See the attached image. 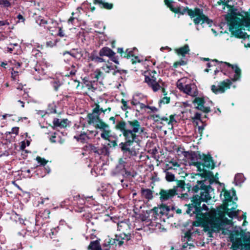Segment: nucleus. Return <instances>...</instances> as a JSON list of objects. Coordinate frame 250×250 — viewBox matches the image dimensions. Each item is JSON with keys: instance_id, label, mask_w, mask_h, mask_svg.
<instances>
[{"instance_id": "obj_57", "label": "nucleus", "mask_w": 250, "mask_h": 250, "mask_svg": "<svg viewBox=\"0 0 250 250\" xmlns=\"http://www.w3.org/2000/svg\"><path fill=\"white\" fill-rule=\"evenodd\" d=\"M127 226V224L123 222H121L118 224V229L120 231H123V227H125Z\"/></svg>"}, {"instance_id": "obj_32", "label": "nucleus", "mask_w": 250, "mask_h": 250, "mask_svg": "<svg viewBox=\"0 0 250 250\" xmlns=\"http://www.w3.org/2000/svg\"><path fill=\"white\" fill-rule=\"evenodd\" d=\"M192 234L190 230H188L185 233L184 237L182 239L183 242H190L192 240Z\"/></svg>"}, {"instance_id": "obj_61", "label": "nucleus", "mask_w": 250, "mask_h": 250, "mask_svg": "<svg viewBox=\"0 0 250 250\" xmlns=\"http://www.w3.org/2000/svg\"><path fill=\"white\" fill-rule=\"evenodd\" d=\"M177 86L179 90L183 91L184 90L185 85L183 84V83L178 81L177 83Z\"/></svg>"}, {"instance_id": "obj_59", "label": "nucleus", "mask_w": 250, "mask_h": 250, "mask_svg": "<svg viewBox=\"0 0 250 250\" xmlns=\"http://www.w3.org/2000/svg\"><path fill=\"white\" fill-rule=\"evenodd\" d=\"M113 243L116 245L121 246L124 244V241L123 240H120L119 239H117V236H116V238L114 240Z\"/></svg>"}, {"instance_id": "obj_29", "label": "nucleus", "mask_w": 250, "mask_h": 250, "mask_svg": "<svg viewBox=\"0 0 250 250\" xmlns=\"http://www.w3.org/2000/svg\"><path fill=\"white\" fill-rule=\"evenodd\" d=\"M223 191L224 192L225 201L227 202V203H232V202H233L232 201V196H231L230 192L226 190L225 188L223 189Z\"/></svg>"}, {"instance_id": "obj_33", "label": "nucleus", "mask_w": 250, "mask_h": 250, "mask_svg": "<svg viewBox=\"0 0 250 250\" xmlns=\"http://www.w3.org/2000/svg\"><path fill=\"white\" fill-rule=\"evenodd\" d=\"M98 2L100 4L102 5V7H103L105 9H108V10L111 9L113 6V4L109 3L108 2H104V1H103L102 0H98Z\"/></svg>"}, {"instance_id": "obj_64", "label": "nucleus", "mask_w": 250, "mask_h": 250, "mask_svg": "<svg viewBox=\"0 0 250 250\" xmlns=\"http://www.w3.org/2000/svg\"><path fill=\"white\" fill-rule=\"evenodd\" d=\"M96 62H105V60L103 59L102 58L98 56L96 58L95 61H94Z\"/></svg>"}, {"instance_id": "obj_45", "label": "nucleus", "mask_w": 250, "mask_h": 250, "mask_svg": "<svg viewBox=\"0 0 250 250\" xmlns=\"http://www.w3.org/2000/svg\"><path fill=\"white\" fill-rule=\"evenodd\" d=\"M217 174L218 173H217L216 174L215 176H214L213 173H212V176L210 177L209 178H208L209 179V182L210 184H212L214 182L216 183H219V182L218 181V178L216 177Z\"/></svg>"}, {"instance_id": "obj_47", "label": "nucleus", "mask_w": 250, "mask_h": 250, "mask_svg": "<svg viewBox=\"0 0 250 250\" xmlns=\"http://www.w3.org/2000/svg\"><path fill=\"white\" fill-rule=\"evenodd\" d=\"M36 160L38 163H40L41 165L42 166H45L48 162L45 159L39 156L36 157Z\"/></svg>"}, {"instance_id": "obj_12", "label": "nucleus", "mask_w": 250, "mask_h": 250, "mask_svg": "<svg viewBox=\"0 0 250 250\" xmlns=\"http://www.w3.org/2000/svg\"><path fill=\"white\" fill-rule=\"evenodd\" d=\"M177 194V189H176V187H174L173 188L168 190L161 189L159 192L160 199L162 201L171 199Z\"/></svg>"}, {"instance_id": "obj_22", "label": "nucleus", "mask_w": 250, "mask_h": 250, "mask_svg": "<svg viewBox=\"0 0 250 250\" xmlns=\"http://www.w3.org/2000/svg\"><path fill=\"white\" fill-rule=\"evenodd\" d=\"M190 49L188 44H185L183 47H180L176 49V52L178 55H181L185 57L186 54H188Z\"/></svg>"}, {"instance_id": "obj_51", "label": "nucleus", "mask_w": 250, "mask_h": 250, "mask_svg": "<svg viewBox=\"0 0 250 250\" xmlns=\"http://www.w3.org/2000/svg\"><path fill=\"white\" fill-rule=\"evenodd\" d=\"M101 111V108L100 107V105L98 104L96 105V107L93 109L92 114H94L95 115H100L99 112Z\"/></svg>"}, {"instance_id": "obj_2", "label": "nucleus", "mask_w": 250, "mask_h": 250, "mask_svg": "<svg viewBox=\"0 0 250 250\" xmlns=\"http://www.w3.org/2000/svg\"><path fill=\"white\" fill-rule=\"evenodd\" d=\"M140 127V123L137 120L124 121L119 122L116 125V128L121 130L125 140V143H121L122 149L126 151H129L128 146L132 145L134 143L136 144L137 147L134 146V149L138 152L140 149L139 140L136 133L139 132Z\"/></svg>"}, {"instance_id": "obj_62", "label": "nucleus", "mask_w": 250, "mask_h": 250, "mask_svg": "<svg viewBox=\"0 0 250 250\" xmlns=\"http://www.w3.org/2000/svg\"><path fill=\"white\" fill-rule=\"evenodd\" d=\"M102 69L106 72L109 73L110 70H111V66L106 65L103 67H102Z\"/></svg>"}, {"instance_id": "obj_35", "label": "nucleus", "mask_w": 250, "mask_h": 250, "mask_svg": "<svg viewBox=\"0 0 250 250\" xmlns=\"http://www.w3.org/2000/svg\"><path fill=\"white\" fill-rule=\"evenodd\" d=\"M36 22L40 26H42L45 27L46 24L48 23V21L45 20L42 17H39L36 20Z\"/></svg>"}, {"instance_id": "obj_13", "label": "nucleus", "mask_w": 250, "mask_h": 250, "mask_svg": "<svg viewBox=\"0 0 250 250\" xmlns=\"http://www.w3.org/2000/svg\"><path fill=\"white\" fill-rule=\"evenodd\" d=\"M196 109L201 110L205 113L210 111L209 107L205 106V100L204 97H195L192 101Z\"/></svg>"}, {"instance_id": "obj_38", "label": "nucleus", "mask_w": 250, "mask_h": 250, "mask_svg": "<svg viewBox=\"0 0 250 250\" xmlns=\"http://www.w3.org/2000/svg\"><path fill=\"white\" fill-rule=\"evenodd\" d=\"M173 0H164L165 4L168 7L170 11L172 12L174 11V9L175 7H174L172 4V2Z\"/></svg>"}, {"instance_id": "obj_56", "label": "nucleus", "mask_w": 250, "mask_h": 250, "mask_svg": "<svg viewBox=\"0 0 250 250\" xmlns=\"http://www.w3.org/2000/svg\"><path fill=\"white\" fill-rule=\"evenodd\" d=\"M98 57V56L96 54V52L95 51H94L92 53H91L90 55L89 58L91 61H95L96 60V58Z\"/></svg>"}, {"instance_id": "obj_48", "label": "nucleus", "mask_w": 250, "mask_h": 250, "mask_svg": "<svg viewBox=\"0 0 250 250\" xmlns=\"http://www.w3.org/2000/svg\"><path fill=\"white\" fill-rule=\"evenodd\" d=\"M176 114L170 115L169 116V119H168V125H172L173 123H176L177 121L175 119Z\"/></svg>"}, {"instance_id": "obj_21", "label": "nucleus", "mask_w": 250, "mask_h": 250, "mask_svg": "<svg viewBox=\"0 0 250 250\" xmlns=\"http://www.w3.org/2000/svg\"><path fill=\"white\" fill-rule=\"evenodd\" d=\"M193 122L195 121V120L200 121L203 124L202 125L198 126V132L200 134L201 136L202 135L203 133V131L204 130L205 126L206 125V124L203 123V121L201 119V114L199 112H196L194 117L192 118Z\"/></svg>"}, {"instance_id": "obj_5", "label": "nucleus", "mask_w": 250, "mask_h": 250, "mask_svg": "<svg viewBox=\"0 0 250 250\" xmlns=\"http://www.w3.org/2000/svg\"><path fill=\"white\" fill-rule=\"evenodd\" d=\"M174 13L184 15L186 12L193 21L195 25H198L200 23L203 24L206 23L209 27L211 26L213 21L205 15L202 9L196 7L194 9H189L188 7H185L183 9L180 7H175Z\"/></svg>"}, {"instance_id": "obj_24", "label": "nucleus", "mask_w": 250, "mask_h": 250, "mask_svg": "<svg viewBox=\"0 0 250 250\" xmlns=\"http://www.w3.org/2000/svg\"><path fill=\"white\" fill-rule=\"evenodd\" d=\"M153 191L149 189H143L142 188V196H144L146 199L150 200L153 198Z\"/></svg>"}, {"instance_id": "obj_31", "label": "nucleus", "mask_w": 250, "mask_h": 250, "mask_svg": "<svg viewBox=\"0 0 250 250\" xmlns=\"http://www.w3.org/2000/svg\"><path fill=\"white\" fill-rule=\"evenodd\" d=\"M244 176L242 173H237L235 175L234 180L236 184H240L244 181Z\"/></svg>"}, {"instance_id": "obj_50", "label": "nucleus", "mask_w": 250, "mask_h": 250, "mask_svg": "<svg viewBox=\"0 0 250 250\" xmlns=\"http://www.w3.org/2000/svg\"><path fill=\"white\" fill-rule=\"evenodd\" d=\"M53 126L52 127L54 128L55 127H60L61 125V120L58 118H55L53 121Z\"/></svg>"}, {"instance_id": "obj_27", "label": "nucleus", "mask_w": 250, "mask_h": 250, "mask_svg": "<svg viewBox=\"0 0 250 250\" xmlns=\"http://www.w3.org/2000/svg\"><path fill=\"white\" fill-rule=\"evenodd\" d=\"M143 110L145 111H147V113L158 111V109L154 106L146 105L145 104L142 103V111Z\"/></svg>"}, {"instance_id": "obj_8", "label": "nucleus", "mask_w": 250, "mask_h": 250, "mask_svg": "<svg viewBox=\"0 0 250 250\" xmlns=\"http://www.w3.org/2000/svg\"><path fill=\"white\" fill-rule=\"evenodd\" d=\"M233 206L231 209L228 208V204L226 205H223L220 206L217 208V216L222 219V218L224 216V214H226L230 218H233V217H237L239 214V210H234L237 208V205L235 202H232ZM223 221V220H222Z\"/></svg>"}, {"instance_id": "obj_25", "label": "nucleus", "mask_w": 250, "mask_h": 250, "mask_svg": "<svg viewBox=\"0 0 250 250\" xmlns=\"http://www.w3.org/2000/svg\"><path fill=\"white\" fill-rule=\"evenodd\" d=\"M88 250H102L99 243L97 241L91 242L88 247Z\"/></svg>"}, {"instance_id": "obj_60", "label": "nucleus", "mask_w": 250, "mask_h": 250, "mask_svg": "<svg viewBox=\"0 0 250 250\" xmlns=\"http://www.w3.org/2000/svg\"><path fill=\"white\" fill-rule=\"evenodd\" d=\"M60 83L59 82H54L53 83V88L55 91H58L59 87L60 86Z\"/></svg>"}, {"instance_id": "obj_63", "label": "nucleus", "mask_w": 250, "mask_h": 250, "mask_svg": "<svg viewBox=\"0 0 250 250\" xmlns=\"http://www.w3.org/2000/svg\"><path fill=\"white\" fill-rule=\"evenodd\" d=\"M58 35L61 37H63L65 36V34L63 33L61 27H59V33H58Z\"/></svg>"}, {"instance_id": "obj_49", "label": "nucleus", "mask_w": 250, "mask_h": 250, "mask_svg": "<svg viewBox=\"0 0 250 250\" xmlns=\"http://www.w3.org/2000/svg\"><path fill=\"white\" fill-rule=\"evenodd\" d=\"M170 102V97H164L162 99H161L159 102V106H161V104L163 103L165 104H168Z\"/></svg>"}, {"instance_id": "obj_39", "label": "nucleus", "mask_w": 250, "mask_h": 250, "mask_svg": "<svg viewBox=\"0 0 250 250\" xmlns=\"http://www.w3.org/2000/svg\"><path fill=\"white\" fill-rule=\"evenodd\" d=\"M0 5L3 7H9L11 6L10 0H0Z\"/></svg>"}, {"instance_id": "obj_30", "label": "nucleus", "mask_w": 250, "mask_h": 250, "mask_svg": "<svg viewBox=\"0 0 250 250\" xmlns=\"http://www.w3.org/2000/svg\"><path fill=\"white\" fill-rule=\"evenodd\" d=\"M87 138L88 137L86 133L84 132L81 133L80 134L74 136L75 139H76L78 141H81L82 143L84 142L87 140Z\"/></svg>"}, {"instance_id": "obj_10", "label": "nucleus", "mask_w": 250, "mask_h": 250, "mask_svg": "<svg viewBox=\"0 0 250 250\" xmlns=\"http://www.w3.org/2000/svg\"><path fill=\"white\" fill-rule=\"evenodd\" d=\"M136 49L135 48H134L133 50H131L129 49H127L126 51L124 52L122 48H118L117 52L118 53L121 54V56H123L125 58H126L127 59L132 58L131 61L132 64H134L137 62H140L139 57L135 56V54L134 53V51Z\"/></svg>"}, {"instance_id": "obj_40", "label": "nucleus", "mask_w": 250, "mask_h": 250, "mask_svg": "<svg viewBox=\"0 0 250 250\" xmlns=\"http://www.w3.org/2000/svg\"><path fill=\"white\" fill-rule=\"evenodd\" d=\"M183 91L189 95H191L192 93L191 85L189 84L185 85Z\"/></svg>"}, {"instance_id": "obj_52", "label": "nucleus", "mask_w": 250, "mask_h": 250, "mask_svg": "<svg viewBox=\"0 0 250 250\" xmlns=\"http://www.w3.org/2000/svg\"><path fill=\"white\" fill-rule=\"evenodd\" d=\"M95 76L94 77L97 80L99 79L103 75L102 72H101L100 70L97 69L95 72Z\"/></svg>"}, {"instance_id": "obj_43", "label": "nucleus", "mask_w": 250, "mask_h": 250, "mask_svg": "<svg viewBox=\"0 0 250 250\" xmlns=\"http://www.w3.org/2000/svg\"><path fill=\"white\" fill-rule=\"evenodd\" d=\"M186 242L183 245L182 250H186V249L189 246V249L194 248L195 246L193 243H188V242L185 241Z\"/></svg>"}, {"instance_id": "obj_9", "label": "nucleus", "mask_w": 250, "mask_h": 250, "mask_svg": "<svg viewBox=\"0 0 250 250\" xmlns=\"http://www.w3.org/2000/svg\"><path fill=\"white\" fill-rule=\"evenodd\" d=\"M202 162H193L192 165L197 167V170H200V167L202 166L203 167H206L209 169H213L215 167V163L213 160L210 154L202 153V158L201 160Z\"/></svg>"}, {"instance_id": "obj_58", "label": "nucleus", "mask_w": 250, "mask_h": 250, "mask_svg": "<svg viewBox=\"0 0 250 250\" xmlns=\"http://www.w3.org/2000/svg\"><path fill=\"white\" fill-rule=\"evenodd\" d=\"M67 119H63L61 120V124H60V125H61L60 127L64 128L66 127L67 125Z\"/></svg>"}, {"instance_id": "obj_26", "label": "nucleus", "mask_w": 250, "mask_h": 250, "mask_svg": "<svg viewBox=\"0 0 250 250\" xmlns=\"http://www.w3.org/2000/svg\"><path fill=\"white\" fill-rule=\"evenodd\" d=\"M169 169H172L171 167H169L168 169L165 170L166 173V179L168 182H173L176 181L175 180V175L171 172L168 171Z\"/></svg>"}, {"instance_id": "obj_55", "label": "nucleus", "mask_w": 250, "mask_h": 250, "mask_svg": "<svg viewBox=\"0 0 250 250\" xmlns=\"http://www.w3.org/2000/svg\"><path fill=\"white\" fill-rule=\"evenodd\" d=\"M65 54H69L71 56H72L74 58H77L78 56H79V58H81L82 56V54L81 53H79V52H77V53H76V54H74V53H71L68 51H66L64 53H63V55H65Z\"/></svg>"}, {"instance_id": "obj_44", "label": "nucleus", "mask_w": 250, "mask_h": 250, "mask_svg": "<svg viewBox=\"0 0 250 250\" xmlns=\"http://www.w3.org/2000/svg\"><path fill=\"white\" fill-rule=\"evenodd\" d=\"M155 63H153L151 61H147V60H145L144 62L142 60V65H144V66L146 68L148 67L149 66H151L152 65H154Z\"/></svg>"}, {"instance_id": "obj_20", "label": "nucleus", "mask_w": 250, "mask_h": 250, "mask_svg": "<svg viewBox=\"0 0 250 250\" xmlns=\"http://www.w3.org/2000/svg\"><path fill=\"white\" fill-rule=\"evenodd\" d=\"M115 54V52L107 47H103L99 51V55L101 57L107 56L110 58Z\"/></svg>"}, {"instance_id": "obj_15", "label": "nucleus", "mask_w": 250, "mask_h": 250, "mask_svg": "<svg viewBox=\"0 0 250 250\" xmlns=\"http://www.w3.org/2000/svg\"><path fill=\"white\" fill-rule=\"evenodd\" d=\"M148 119L153 120L154 122L156 123L157 124L162 125L166 124L168 125V118L164 116H160L158 114L150 115L148 117Z\"/></svg>"}, {"instance_id": "obj_42", "label": "nucleus", "mask_w": 250, "mask_h": 250, "mask_svg": "<svg viewBox=\"0 0 250 250\" xmlns=\"http://www.w3.org/2000/svg\"><path fill=\"white\" fill-rule=\"evenodd\" d=\"M186 242L183 245L182 250H186V249L189 246V249L194 248L195 246L193 243H188V242L185 241Z\"/></svg>"}, {"instance_id": "obj_41", "label": "nucleus", "mask_w": 250, "mask_h": 250, "mask_svg": "<svg viewBox=\"0 0 250 250\" xmlns=\"http://www.w3.org/2000/svg\"><path fill=\"white\" fill-rule=\"evenodd\" d=\"M140 103L139 100V95L136 94L133 96L132 101H131V104L133 105H136L139 104Z\"/></svg>"}, {"instance_id": "obj_34", "label": "nucleus", "mask_w": 250, "mask_h": 250, "mask_svg": "<svg viewBox=\"0 0 250 250\" xmlns=\"http://www.w3.org/2000/svg\"><path fill=\"white\" fill-rule=\"evenodd\" d=\"M125 162L124 159L121 158L119 160V164L117 166V169L118 170H125Z\"/></svg>"}, {"instance_id": "obj_37", "label": "nucleus", "mask_w": 250, "mask_h": 250, "mask_svg": "<svg viewBox=\"0 0 250 250\" xmlns=\"http://www.w3.org/2000/svg\"><path fill=\"white\" fill-rule=\"evenodd\" d=\"M187 61L181 60L179 61H177L174 62L173 64V67L175 68H177L179 66L185 65L187 64Z\"/></svg>"}, {"instance_id": "obj_46", "label": "nucleus", "mask_w": 250, "mask_h": 250, "mask_svg": "<svg viewBox=\"0 0 250 250\" xmlns=\"http://www.w3.org/2000/svg\"><path fill=\"white\" fill-rule=\"evenodd\" d=\"M211 62H216V63H218V64H219V70H218V68H216L215 70H214V75H216L217 74V73L219 72H221V70L222 69H221V62H220L218 60H217V59H213L212 60H211Z\"/></svg>"}, {"instance_id": "obj_6", "label": "nucleus", "mask_w": 250, "mask_h": 250, "mask_svg": "<svg viewBox=\"0 0 250 250\" xmlns=\"http://www.w3.org/2000/svg\"><path fill=\"white\" fill-rule=\"evenodd\" d=\"M242 16L243 17H238L229 27L231 34L238 39L245 38L244 35H242V28L250 27V15L247 12L242 11Z\"/></svg>"}, {"instance_id": "obj_16", "label": "nucleus", "mask_w": 250, "mask_h": 250, "mask_svg": "<svg viewBox=\"0 0 250 250\" xmlns=\"http://www.w3.org/2000/svg\"><path fill=\"white\" fill-rule=\"evenodd\" d=\"M186 153V155H185V156H187V154L189 157V159L190 160L191 162L189 163V166H193L192 164L193 162H196L195 161L197 160H201L202 158V153L200 151H192L191 152H185Z\"/></svg>"}, {"instance_id": "obj_28", "label": "nucleus", "mask_w": 250, "mask_h": 250, "mask_svg": "<svg viewBox=\"0 0 250 250\" xmlns=\"http://www.w3.org/2000/svg\"><path fill=\"white\" fill-rule=\"evenodd\" d=\"M95 127L96 128H99L100 129L104 130L106 128H109V125L104 123L101 119L96 123Z\"/></svg>"}, {"instance_id": "obj_19", "label": "nucleus", "mask_w": 250, "mask_h": 250, "mask_svg": "<svg viewBox=\"0 0 250 250\" xmlns=\"http://www.w3.org/2000/svg\"><path fill=\"white\" fill-rule=\"evenodd\" d=\"M177 182V186L176 189L177 188H182L183 190L185 189V186H186V188L188 189V192L190 191H192V188L194 186L193 185L191 184V183H188L187 184L185 183V181L184 180H176Z\"/></svg>"}, {"instance_id": "obj_11", "label": "nucleus", "mask_w": 250, "mask_h": 250, "mask_svg": "<svg viewBox=\"0 0 250 250\" xmlns=\"http://www.w3.org/2000/svg\"><path fill=\"white\" fill-rule=\"evenodd\" d=\"M228 11L229 13L226 15L225 19L229 27L238 17H243V16L242 12H237L238 9L234 6H233V8H230Z\"/></svg>"}, {"instance_id": "obj_53", "label": "nucleus", "mask_w": 250, "mask_h": 250, "mask_svg": "<svg viewBox=\"0 0 250 250\" xmlns=\"http://www.w3.org/2000/svg\"><path fill=\"white\" fill-rule=\"evenodd\" d=\"M72 67L73 68V69L72 70H71L69 73L65 74V76L70 77V76H74L75 75L76 70L74 69L75 66L74 65H72Z\"/></svg>"}, {"instance_id": "obj_14", "label": "nucleus", "mask_w": 250, "mask_h": 250, "mask_svg": "<svg viewBox=\"0 0 250 250\" xmlns=\"http://www.w3.org/2000/svg\"><path fill=\"white\" fill-rule=\"evenodd\" d=\"M204 168L205 167L201 168V167H200V170H198V171L201 172L202 173H191V175H190L191 178L192 179L194 180L195 179L196 176H198L201 177L202 178L208 179L210 177L212 176V172L209 171V170H207L204 169ZM192 182H194V180H193Z\"/></svg>"}, {"instance_id": "obj_4", "label": "nucleus", "mask_w": 250, "mask_h": 250, "mask_svg": "<svg viewBox=\"0 0 250 250\" xmlns=\"http://www.w3.org/2000/svg\"><path fill=\"white\" fill-rule=\"evenodd\" d=\"M229 239L232 243L231 250H250V232H246L240 227L230 231Z\"/></svg>"}, {"instance_id": "obj_23", "label": "nucleus", "mask_w": 250, "mask_h": 250, "mask_svg": "<svg viewBox=\"0 0 250 250\" xmlns=\"http://www.w3.org/2000/svg\"><path fill=\"white\" fill-rule=\"evenodd\" d=\"M88 123L89 125L96 123L99 119H100L98 115H95L94 114L89 113L87 115Z\"/></svg>"}, {"instance_id": "obj_17", "label": "nucleus", "mask_w": 250, "mask_h": 250, "mask_svg": "<svg viewBox=\"0 0 250 250\" xmlns=\"http://www.w3.org/2000/svg\"><path fill=\"white\" fill-rule=\"evenodd\" d=\"M141 206L135 204L134 207L133 211L135 214V217L136 218V221L134 222V227H136V229L139 230L141 229L140 228H138V225L140 223V218L141 217L140 213Z\"/></svg>"}, {"instance_id": "obj_7", "label": "nucleus", "mask_w": 250, "mask_h": 250, "mask_svg": "<svg viewBox=\"0 0 250 250\" xmlns=\"http://www.w3.org/2000/svg\"><path fill=\"white\" fill-rule=\"evenodd\" d=\"M145 76L144 83H147L149 87H151L153 91L156 92L160 88H162V91L165 95H167L166 90L164 88L162 87L159 84V82H156V77L155 75L156 72L155 70H150L149 69L144 71L143 73H142Z\"/></svg>"}, {"instance_id": "obj_18", "label": "nucleus", "mask_w": 250, "mask_h": 250, "mask_svg": "<svg viewBox=\"0 0 250 250\" xmlns=\"http://www.w3.org/2000/svg\"><path fill=\"white\" fill-rule=\"evenodd\" d=\"M58 23L57 21L53 19H49L48 20V23L45 26V28H46L51 34L54 35V32L56 31V29L58 26Z\"/></svg>"}, {"instance_id": "obj_54", "label": "nucleus", "mask_w": 250, "mask_h": 250, "mask_svg": "<svg viewBox=\"0 0 250 250\" xmlns=\"http://www.w3.org/2000/svg\"><path fill=\"white\" fill-rule=\"evenodd\" d=\"M19 128L18 127H14L11 129V131L8 132V134H10L11 133H14L15 135H17L19 134Z\"/></svg>"}, {"instance_id": "obj_1", "label": "nucleus", "mask_w": 250, "mask_h": 250, "mask_svg": "<svg viewBox=\"0 0 250 250\" xmlns=\"http://www.w3.org/2000/svg\"><path fill=\"white\" fill-rule=\"evenodd\" d=\"M205 181V180H197V184L192 188V191L193 192L197 193L199 190L201 191L200 195H193L190 198L191 203L185 205L187 208L186 213L190 216L195 214L196 220L193 221V226H202L204 228L205 231H207L209 229L210 225L212 231H219L221 229V226L223 225V221L221 218L217 216V211L202 212L203 210H208V208L205 204L201 206V203L207 202L211 198L209 194V189L211 187L210 185H206Z\"/></svg>"}, {"instance_id": "obj_36", "label": "nucleus", "mask_w": 250, "mask_h": 250, "mask_svg": "<svg viewBox=\"0 0 250 250\" xmlns=\"http://www.w3.org/2000/svg\"><path fill=\"white\" fill-rule=\"evenodd\" d=\"M110 131L109 130L106 129L103 130V132L101 134V136L103 139L105 140H108L110 137Z\"/></svg>"}, {"instance_id": "obj_3", "label": "nucleus", "mask_w": 250, "mask_h": 250, "mask_svg": "<svg viewBox=\"0 0 250 250\" xmlns=\"http://www.w3.org/2000/svg\"><path fill=\"white\" fill-rule=\"evenodd\" d=\"M221 72L229 79L220 82L218 86L215 85L211 86L212 92L215 94L224 93L226 90L230 88L232 82L238 81L241 77V70L237 65L224 62H221Z\"/></svg>"}]
</instances>
